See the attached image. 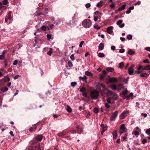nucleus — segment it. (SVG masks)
Returning a JSON list of instances; mask_svg holds the SVG:
<instances>
[{
	"instance_id": "obj_10",
	"label": "nucleus",
	"mask_w": 150,
	"mask_h": 150,
	"mask_svg": "<svg viewBox=\"0 0 150 150\" xmlns=\"http://www.w3.org/2000/svg\"><path fill=\"white\" fill-rule=\"evenodd\" d=\"M113 28V27L112 26L108 27L107 28V32L109 34H111L113 33V31L112 30Z\"/></svg>"
},
{
	"instance_id": "obj_58",
	"label": "nucleus",
	"mask_w": 150,
	"mask_h": 150,
	"mask_svg": "<svg viewBox=\"0 0 150 150\" xmlns=\"http://www.w3.org/2000/svg\"><path fill=\"white\" fill-rule=\"evenodd\" d=\"M84 43V41H81L80 43L79 44V47H82V45Z\"/></svg>"
},
{
	"instance_id": "obj_45",
	"label": "nucleus",
	"mask_w": 150,
	"mask_h": 150,
	"mask_svg": "<svg viewBox=\"0 0 150 150\" xmlns=\"http://www.w3.org/2000/svg\"><path fill=\"white\" fill-rule=\"evenodd\" d=\"M77 16L75 14H74V16L72 17V20H74L75 21V20Z\"/></svg>"
},
{
	"instance_id": "obj_12",
	"label": "nucleus",
	"mask_w": 150,
	"mask_h": 150,
	"mask_svg": "<svg viewBox=\"0 0 150 150\" xmlns=\"http://www.w3.org/2000/svg\"><path fill=\"white\" fill-rule=\"evenodd\" d=\"M42 138L43 136L41 134L38 135L36 137V139L38 141H41Z\"/></svg>"
},
{
	"instance_id": "obj_36",
	"label": "nucleus",
	"mask_w": 150,
	"mask_h": 150,
	"mask_svg": "<svg viewBox=\"0 0 150 150\" xmlns=\"http://www.w3.org/2000/svg\"><path fill=\"white\" fill-rule=\"evenodd\" d=\"M11 12H9L7 16V18H8L9 20H11Z\"/></svg>"
},
{
	"instance_id": "obj_14",
	"label": "nucleus",
	"mask_w": 150,
	"mask_h": 150,
	"mask_svg": "<svg viewBox=\"0 0 150 150\" xmlns=\"http://www.w3.org/2000/svg\"><path fill=\"white\" fill-rule=\"evenodd\" d=\"M117 131L115 130L112 133V135L113 136V139H115L117 138Z\"/></svg>"
},
{
	"instance_id": "obj_46",
	"label": "nucleus",
	"mask_w": 150,
	"mask_h": 150,
	"mask_svg": "<svg viewBox=\"0 0 150 150\" xmlns=\"http://www.w3.org/2000/svg\"><path fill=\"white\" fill-rule=\"evenodd\" d=\"M146 133L148 135H149L150 134V128L147 129L146 131Z\"/></svg>"
},
{
	"instance_id": "obj_63",
	"label": "nucleus",
	"mask_w": 150,
	"mask_h": 150,
	"mask_svg": "<svg viewBox=\"0 0 150 150\" xmlns=\"http://www.w3.org/2000/svg\"><path fill=\"white\" fill-rule=\"evenodd\" d=\"M115 5L114 4H111L110 6V7L112 8H114L115 7Z\"/></svg>"
},
{
	"instance_id": "obj_19",
	"label": "nucleus",
	"mask_w": 150,
	"mask_h": 150,
	"mask_svg": "<svg viewBox=\"0 0 150 150\" xmlns=\"http://www.w3.org/2000/svg\"><path fill=\"white\" fill-rule=\"evenodd\" d=\"M2 92H5L8 90V88L6 87H4L0 88Z\"/></svg>"
},
{
	"instance_id": "obj_26",
	"label": "nucleus",
	"mask_w": 150,
	"mask_h": 150,
	"mask_svg": "<svg viewBox=\"0 0 150 150\" xmlns=\"http://www.w3.org/2000/svg\"><path fill=\"white\" fill-rule=\"evenodd\" d=\"M93 112L95 113H98V112H99V110L98 109V108H95L93 109Z\"/></svg>"
},
{
	"instance_id": "obj_20",
	"label": "nucleus",
	"mask_w": 150,
	"mask_h": 150,
	"mask_svg": "<svg viewBox=\"0 0 150 150\" xmlns=\"http://www.w3.org/2000/svg\"><path fill=\"white\" fill-rule=\"evenodd\" d=\"M150 69V64L147 65L143 68V70H149Z\"/></svg>"
},
{
	"instance_id": "obj_61",
	"label": "nucleus",
	"mask_w": 150,
	"mask_h": 150,
	"mask_svg": "<svg viewBox=\"0 0 150 150\" xmlns=\"http://www.w3.org/2000/svg\"><path fill=\"white\" fill-rule=\"evenodd\" d=\"M125 50L124 49H120L119 52L120 53H123L125 52Z\"/></svg>"
},
{
	"instance_id": "obj_40",
	"label": "nucleus",
	"mask_w": 150,
	"mask_h": 150,
	"mask_svg": "<svg viewBox=\"0 0 150 150\" xmlns=\"http://www.w3.org/2000/svg\"><path fill=\"white\" fill-rule=\"evenodd\" d=\"M77 84V83L75 82H72L71 83V85L73 87L75 86Z\"/></svg>"
},
{
	"instance_id": "obj_39",
	"label": "nucleus",
	"mask_w": 150,
	"mask_h": 150,
	"mask_svg": "<svg viewBox=\"0 0 150 150\" xmlns=\"http://www.w3.org/2000/svg\"><path fill=\"white\" fill-rule=\"evenodd\" d=\"M5 80L7 82H9L10 81V79L8 76H6L5 77Z\"/></svg>"
},
{
	"instance_id": "obj_32",
	"label": "nucleus",
	"mask_w": 150,
	"mask_h": 150,
	"mask_svg": "<svg viewBox=\"0 0 150 150\" xmlns=\"http://www.w3.org/2000/svg\"><path fill=\"white\" fill-rule=\"evenodd\" d=\"M127 136V134H125L124 136L123 137H122L121 141H123L125 140L126 139Z\"/></svg>"
},
{
	"instance_id": "obj_3",
	"label": "nucleus",
	"mask_w": 150,
	"mask_h": 150,
	"mask_svg": "<svg viewBox=\"0 0 150 150\" xmlns=\"http://www.w3.org/2000/svg\"><path fill=\"white\" fill-rule=\"evenodd\" d=\"M92 23L89 19H86L83 21L82 23L83 26L85 28H89L91 25Z\"/></svg>"
},
{
	"instance_id": "obj_35",
	"label": "nucleus",
	"mask_w": 150,
	"mask_h": 150,
	"mask_svg": "<svg viewBox=\"0 0 150 150\" xmlns=\"http://www.w3.org/2000/svg\"><path fill=\"white\" fill-rule=\"evenodd\" d=\"M119 67L120 69H122L124 67V63L123 62H121L119 64Z\"/></svg>"
},
{
	"instance_id": "obj_23",
	"label": "nucleus",
	"mask_w": 150,
	"mask_h": 150,
	"mask_svg": "<svg viewBox=\"0 0 150 150\" xmlns=\"http://www.w3.org/2000/svg\"><path fill=\"white\" fill-rule=\"evenodd\" d=\"M67 110L68 112L69 113H70L72 111L71 108L70 107V106L68 105L67 106Z\"/></svg>"
},
{
	"instance_id": "obj_5",
	"label": "nucleus",
	"mask_w": 150,
	"mask_h": 150,
	"mask_svg": "<svg viewBox=\"0 0 150 150\" xmlns=\"http://www.w3.org/2000/svg\"><path fill=\"white\" fill-rule=\"evenodd\" d=\"M118 113V112L117 111L113 113L112 115L110 117V120L111 121L115 120L117 117Z\"/></svg>"
},
{
	"instance_id": "obj_47",
	"label": "nucleus",
	"mask_w": 150,
	"mask_h": 150,
	"mask_svg": "<svg viewBox=\"0 0 150 150\" xmlns=\"http://www.w3.org/2000/svg\"><path fill=\"white\" fill-rule=\"evenodd\" d=\"M127 90H125L122 92V94L123 95L125 96L127 94Z\"/></svg>"
},
{
	"instance_id": "obj_51",
	"label": "nucleus",
	"mask_w": 150,
	"mask_h": 150,
	"mask_svg": "<svg viewBox=\"0 0 150 150\" xmlns=\"http://www.w3.org/2000/svg\"><path fill=\"white\" fill-rule=\"evenodd\" d=\"M143 62L144 63H150L149 61L147 59L144 60Z\"/></svg>"
},
{
	"instance_id": "obj_52",
	"label": "nucleus",
	"mask_w": 150,
	"mask_h": 150,
	"mask_svg": "<svg viewBox=\"0 0 150 150\" xmlns=\"http://www.w3.org/2000/svg\"><path fill=\"white\" fill-rule=\"evenodd\" d=\"M5 59V57L3 55H0V59Z\"/></svg>"
},
{
	"instance_id": "obj_4",
	"label": "nucleus",
	"mask_w": 150,
	"mask_h": 150,
	"mask_svg": "<svg viewBox=\"0 0 150 150\" xmlns=\"http://www.w3.org/2000/svg\"><path fill=\"white\" fill-rule=\"evenodd\" d=\"M129 112V111L128 110L124 111L121 114L120 117V119L121 120L124 119L127 116V114Z\"/></svg>"
},
{
	"instance_id": "obj_7",
	"label": "nucleus",
	"mask_w": 150,
	"mask_h": 150,
	"mask_svg": "<svg viewBox=\"0 0 150 150\" xmlns=\"http://www.w3.org/2000/svg\"><path fill=\"white\" fill-rule=\"evenodd\" d=\"M134 67V65L133 64L128 69V73L129 74L132 75L134 74V69L133 68Z\"/></svg>"
},
{
	"instance_id": "obj_6",
	"label": "nucleus",
	"mask_w": 150,
	"mask_h": 150,
	"mask_svg": "<svg viewBox=\"0 0 150 150\" xmlns=\"http://www.w3.org/2000/svg\"><path fill=\"white\" fill-rule=\"evenodd\" d=\"M68 133H67L65 131H64L62 132H61L58 133V135L59 137H62L63 138H65L67 137H68V136H66L67 135H68Z\"/></svg>"
},
{
	"instance_id": "obj_21",
	"label": "nucleus",
	"mask_w": 150,
	"mask_h": 150,
	"mask_svg": "<svg viewBox=\"0 0 150 150\" xmlns=\"http://www.w3.org/2000/svg\"><path fill=\"white\" fill-rule=\"evenodd\" d=\"M126 6V5L125 4L122 5V6L118 8V10L119 11H122L124 9Z\"/></svg>"
},
{
	"instance_id": "obj_57",
	"label": "nucleus",
	"mask_w": 150,
	"mask_h": 150,
	"mask_svg": "<svg viewBox=\"0 0 150 150\" xmlns=\"http://www.w3.org/2000/svg\"><path fill=\"white\" fill-rule=\"evenodd\" d=\"M107 101L108 103H111V100L110 98H107Z\"/></svg>"
},
{
	"instance_id": "obj_41",
	"label": "nucleus",
	"mask_w": 150,
	"mask_h": 150,
	"mask_svg": "<svg viewBox=\"0 0 150 150\" xmlns=\"http://www.w3.org/2000/svg\"><path fill=\"white\" fill-rule=\"evenodd\" d=\"M127 38L129 40H131L132 39V36L131 35H128L127 37Z\"/></svg>"
},
{
	"instance_id": "obj_33",
	"label": "nucleus",
	"mask_w": 150,
	"mask_h": 150,
	"mask_svg": "<svg viewBox=\"0 0 150 150\" xmlns=\"http://www.w3.org/2000/svg\"><path fill=\"white\" fill-rule=\"evenodd\" d=\"M52 52V49L51 48H50V50L48 52H47V54L49 55H51V54Z\"/></svg>"
},
{
	"instance_id": "obj_29",
	"label": "nucleus",
	"mask_w": 150,
	"mask_h": 150,
	"mask_svg": "<svg viewBox=\"0 0 150 150\" xmlns=\"http://www.w3.org/2000/svg\"><path fill=\"white\" fill-rule=\"evenodd\" d=\"M106 70L108 71L112 72L114 70V69L112 67H108L106 68Z\"/></svg>"
},
{
	"instance_id": "obj_15",
	"label": "nucleus",
	"mask_w": 150,
	"mask_h": 150,
	"mask_svg": "<svg viewBox=\"0 0 150 150\" xmlns=\"http://www.w3.org/2000/svg\"><path fill=\"white\" fill-rule=\"evenodd\" d=\"M140 76L142 77H147L149 76V74L146 73H142L140 74Z\"/></svg>"
},
{
	"instance_id": "obj_18",
	"label": "nucleus",
	"mask_w": 150,
	"mask_h": 150,
	"mask_svg": "<svg viewBox=\"0 0 150 150\" xmlns=\"http://www.w3.org/2000/svg\"><path fill=\"white\" fill-rule=\"evenodd\" d=\"M110 89L113 90H115L117 89L116 86L115 85H111L110 86Z\"/></svg>"
},
{
	"instance_id": "obj_48",
	"label": "nucleus",
	"mask_w": 150,
	"mask_h": 150,
	"mask_svg": "<svg viewBox=\"0 0 150 150\" xmlns=\"http://www.w3.org/2000/svg\"><path fill=\"white\" fill-rule=\"evenodd\" d=\"M82 95L83 96H84L85 97H86L87 96V93H86V91L83 92V93H82Z\"/></svg>"
},
{
	"instance_id": "obj_38",
	"label": "nucleus",
	"mask_w": 150,
	"mask_h": 150,
	"mask_svg": "<svg viewBox=\"0 0 150 150\" xmlns=\"http://www.w3.org/2000/svg\"><path fill=\"white\" fill-rule=\"evenodd\" d=\"M105 105L106 108H109L110 107V105L108 103H105Z\"/></svg>"
},
{
	"instance_id": "obj_22",
	"label": "nucleus",
	"mask_w": 150,
	"mask_h": 150,
	"mask_svg": "<svg viewBox=\"0 0 150 150\" xmlns=\"http://www.w3.org/2000/svg\"><path fill=\"white\" fill-rule=\"evenodd\" d=\"M127 53L130 55H132V54H134V53L132 50L129 49Z\"/></svg>"
},
{
	"instance_id": "obj_16",
	"label": "nucleus",
	"mask_w": 150,
	"mask_h": 150,
	"mask_svg": "<svg viewBox=\"0 0 150 150\" xmlns=\"http://www.w3.org/2000/svg\"><path fill=\"white\" fill-rule=\"evenodd\" d=\"M104 45L103 43H100L99 45L98 48L100 50H102L104 48Z\"/></svg>"
},
{
	"instance_id": "obj_60",
	"label": "nucleus",
	"mask_w": 150,
	"mask_h": 150,
	"mask_svg": "<svg viewBox=\"0 0 150 150\" xmlns=\"http://www.w3.org/2000/svg\"><path fill=\"white\" fill-rule=\"evenodd\" d=\"M48 8H45V14H47L48 13Z\"/></svg>"
},
{
	"instance_id": "obj_54",
	"label": "nucleus",
	"mask_w": 150,
	"mask_h": 150,
	"mask_svg": "<svg viewBox=\"0 0 150 150\" xmlns=\"http://www.w3.org/2000/svg\"><path fill=\"white\" fill-rule=\"evenodd\" d=\"M42 29L44 31H45L46 30V27L44 26H42L41 27Z\"/></svg>"
},
{
	"instance_id": "obj_62",
	"label": "nucleus",
	"mask_w": 150,
	"mask_h": 150,
	"mask_svg": "<svg viewBox=\"0 0 150 150\" xmlns=\"http://www.w3.org/2000/svg\"><path fill=\"white\" fill-rule=\"evenodd\" d=\"M91 6V4L90 3H87L86 5V6L87 8H89Z\"/></svg>"
},
{
	"instance_id": "obj_49",
	"label": "nucleus",
	"mask_w": 150,
	"mask_h": 150,
	"mask_svg": "<svg viewBox=\"0 0 150 150\" xmlns=\"http://www.w3.org/2000/svg\"><path fill=\"white\" fill-rule=\"evenodd\" d=\"M124 132V131H123V130L120 129L119 131V134L121 135Z\"/></svg>"
},
{
	"instance_id": "obj_59",
	"label": "nucleus",
	"mask_w": 150,
	"mask_h": 150,
	"mask_svg": "<svg viewBox=\"0 0 150 150\" xmlns=\"http://www.w3.org/2000/svg\"><path fill=\"white\" fill-rule=\"evenodd\" d=\"M145 50H146L150 52V47H147L145 48Z\"/></svg>"
},
{
	"instance_id": "obj_34",
	"label": "nucleus",
	"mask_w": 150,
	"mask_h": 150,
	"mask_svg": "<svg viewBox=\"0 0 150 150\" xmlns=\"http://www.w3.org/2000/svg\"><path fill=\"white\" fill-rule=\"evenodd\" d=\"M2 3L3 5H6L8 3V1L7 0H4Z\"/></svg>"
},
{
	"instance_id": "obj_8",
	"label": "nucleus",
	"mask_w": 150,
	"mask_h": 150,
	"mask_svg": "<svg viewBox=\"0 0 150 150\" xmlns=\"http://www.w3.org/2000/svg\"><path fill=\"white\" fill-rule=\"evenodd\" d=\"M122 21L120 20L117 21V24L120 27L122 28L125 26V24L124 23L122 24Z\"/></svg>"
},
{
	"instance_id": "obj_30",
	"label": "nucleus",
	"mask_w": 150,
	"mask_h": 150,
	"mask_svg": "<svg viewBox=\"0 0 150 150\" xmlns=\"http://www.w3.org/2000/svg\"><path fill=\"white\" fill-rule=\"evenodd\" d=\"M98 55L99 57H103L105 56V54H104L101 52L99 53L98 54Z\"/></svg>"
},
{
	"instance_id": "obj_43",
	"label": "nucleus",
	"mask_w": 150,
	"mask_h": 150,
	"mask_svg": "<svg viewBox=\"0 0 150 150\" xmlns=\"http://www.w3.org/2000/svg\"><path fill=\"white\" fill-rule=\"evenodd\" d=\"M52 34H47V38L48 40H49L51 39Z\"/></svg>"
},
{
	"instance_id": "obj_9",
	"label": "nucleus",
	"mask_w": 150,
	"mask_h": 150,
	"mask_svg": "<svg viewBox=\"0 0 150 150\" xmlns=\"http://www.w3.org/2000/svg\"><path fill=\"white\" fill-rule=\"evenodd\" d=\"M111 93L110 94V96H111L112 98L115 99H117L118 98V96L117 94L111 91Z\"/></svg>"
},
{
	"instance_id": "obj_11",
	"label": "nucleus",
	"mask_w": 150,
	"mask_h": 150,
	"mask_svg": "<svg viewBox=\"0 0 150 150\" xmlns=\"http://www.w3.org/2000/svg\"><path fill=\"white\" fill-rule=\"evenodd\" d=\"M120 129L124 131L125 132H126L127 130V129L125 127L124 124H122L120 125Z\"/></svg>"
},
{
	"instance_id": "obj_50",
	"label": "nucleus",
	"mask_w": 150,
	"mask_h": 150,
	"mask_svg": "<svg viewBox=\"0 0 150 150\" xmlns=\"http://www.w3.org/2000/svg\"><path fill=\"white\" fill-rule=\"evenodd\" d=\"M68 66L70 67H71L73 66L72 63L70 61H69L68 62Z\"/></svg>"
},
{
	"instance_id": "obj_24",
	"label": "nucleus",
	"mask_w": 150,
	"mask_h": 150,
	"mask_svg": "<svg viewBox=\"0 0 150 150\" xmlns=\"http://www.w3.org/2000/svg\"><path fill=\"white\" fill-rule=\"evenodd\" d=\"M36 127H30L29 129V131L30 132H32L33 131H35L36 129Z\"/></svg>"
},
{
	"instance_id": "obj_31",
	"label": "nucleus",
	"mask_w": 150,
	"mask_h": 150,
	"mask_svg": "<svg viewBox=\"0 0 150 150\" xmlns=\"http://www.w3.org/2000/svg\"><path fill=\"white\" fill-rule=\"evenodd\" d=\"M100 126L102 127V130H104V131H105V130H107V127L105 126L104 125V124H101Z\"/></svg>"
},
{
	"instance_id": "obj_55",
	"label": "nucleus",
	"mask_w": 150,
	"mask_h": 150,
	"mask_svg": "<svg viewBox=\"0 0 150 150\" xmlns=\"http://www.w3.org/2000/svg\"><path fill=\"white\" fill-rule=\"evenodd\" d=\"M94 28L97 30H99L100 28V27H99L98 25H96L94 26Z\"/></svg>"
},
{
	"instance_id": "obj_56",
	"label": "nucleus",
	"mask_w": 150,
	"mask_h": 150,
	"mask_svg": "<svg viewBox=\"0 0 150 150\" xmlns=\"http://www.w3.org/2000/svg\"><path fill=\"white\" fill-rule=\"evenodd\" d=\"M18 62V60H15L14 61L13 63V65H16L17 64Z\"/></svg>"
},
{
	"instance_id": "obj_37",
	"label": "nucleus",
	"mask_w": 150,
	"mask_h": 150,
	"mask_svg": "<svg viewBox=\"0 0 150 150\" xmlns=\"http://www.w3.org/2000/svg\"><path fill=\"white\" fill-rule=\"evenodd\" d=\"M86 91V88L84 87H83L82 88H81L80 89V91H81V92H85Z\"/></svg>"
},
{
	"instance_id": "obj_17",
	"label": "nucleus",
	"mask_w": 150,
	"mask_h": 150,
	"mask_svg": "<svg viewBox=\"0 0 150 150\" xmlns=\"http://www.w3.org/2000/svg\"><path fill=\"white\" fill-rule=\"evenodd\" d=\"M75 21L74 20H71L70 21V22L68 23L67 25L68 26H71L73 25L75 23Z\"/></svg>"
},
{
	"instance_id": "obj_27",
	"label": "nucleus",
	"mask_w": 150,
	"mask_h": 150,
	"mask_svg": "<svg viewBox=\"0 0 150 150\" xmlns=\"http://www.w3.org/2000/svg\"><path fill=\"white\" fill-rule=\"evenodd\" d=\"M96 89L98 91H99L100 92H101V91H102L101 90V89L100 86L99 84V85H98L96 86Z\"/></svg>"
},
{
	"instance_id": "obj_25",
	"label": "nucleus",
	"mask_w": 150,
	"mask_h": 150,
	"mask_svg": "<svg viewBox=\"0 0 150 150\" xmlns=\"http://www.w3.org/2000/svg\"><path fill=\"white\" fill-rule=\"evenodd\" d=\"M79 79L82 80L83 81H85L87 79V77L86 75H84L83 77L80 76Z\"/></svg>"
},
{
	"instance_id": "obj_28",
	"label": "nucleus",
	"mask_w": 150,
	"mask_h": 150,
	"mask_svg": "<svg viewBox=\"0 0 150 150\" xmlns=\"http://www.w3.org/2000/svg\"><path fill=\"white\" fill-rule=\"evenodd\" d=\"M85 74L86 75L88 76H91L92 75V73L91 72L88 71H86L85 72Z\"/></svg>"
},
{
	"instance_id": "obj_44",
	"label": "nucleus",
	"mask_w": 150,
	"mask_h": 150,
	"mask_svg": "<svg viewBox=\"0 0 150 150\" xmlns=\"http://www.w3.org/2000/svg\"><path fill=\"white\" fill-rule=\"evenodd\" d=\"M70 58L72 60H75L74 56V54L71 55Z\"/></svg>"
},
{
	"instance_id": "obj_2",
	"label": "nucleus",
	"mask_w": 150,
	"mask_h": 150,
	"mask_svg": "<svg viewBox=\"0 0 150 150\" xmlns=\"http://www.w3.org/2000/svg\"><path fill=\"white\" fill-rule=\"evenodd\" d=\"M99 92L98 91L93 90L91 91L90 95L91 98L93 99H96L98 98Z\"/></svg>"
},
{
	"instance_id": "obj_13",
	"label": "nucleus",
	"mask_w": 150,
	"mask_h": 150,
	"mask_svg": "<svg viewBox=\"0 0 150 150\" xmlns=\"http://www.w3.org/2000/svg\"><path fill=\"white\" fill-rule=\"evenodd\" d=\"M108 81L110 83H113L117 81V79L115 77H111L109 79Z\"/></svg>"
},
{
	"instance_id": "obj_1",
	"label": "nucleus",
	"mask_w": 150,
	"mask_h": 150,
	"mask_svg": "<svg viewBox=\"0 0 150 150\" xmlns=\"http://www.w3.org/2000/svg\"><path fill=\"white\" fill-rule=\"evenodd\" d=\"M100 93L102 96H106L107 97H109L110 96V94L112 93L111 91L106 88L102 90Z\"/></svg>"
},
{
	"instance_id": "obj_64",
	"label": "nucleus",
	"mask_w": 150,
	"mask_h": 150,
	"mask_svg": "<svg viewBox=\"0 0 150 150\" xmlns=\"http://www.w3.org/2000/svg\"><path fill=\"white\" fill-rule=\"evenodd\" d=\"M146 142L147 140L145 139H143L142 142V143L143 144H145V143H146Z\"/></svg>"
},
{
	"instance_id": "obj_42",
	"label": "nucleus",
	"mask_w": 150,
	"mask_h": 150,
	"mask_svg": "<svg viewBox=\"0 0 150 150\" xmlns=\"http://www.w3.org/2000/svg\"><path fill=\"white\" fill-rule=\"evenodd\" d=\"M103 3L102 1H100L98 2L96 6L97 7H99Z\"/></svg>"
},
{
	"instance_id": "obj_53",
	"label": "nucleus",
	"mask_w": 150,
	"mask_h": 150,
	"mask_svg": "<svg viewBox=\"0 0 150 150\" xmlns=\"http://www.w3.org/2000/svg\"><path fill=\"white\" fill-rule=\"evenodd\" d=\"M143 66H141V65H140L139 67L138 68L137 70L138 71H140V70L142 69H143Z\"/></svg>"
}]
</instances>
